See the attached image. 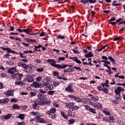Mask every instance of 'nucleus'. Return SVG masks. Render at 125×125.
Listing matches in <instances>:
<instances>
[{"instance_id": "1", "label": "nucleus", "mask_w": 125, "mask_h": 125, "mask_svg": "<svg viewBox=\"0 0 125 125\" xmlns=\"http://www.w3.org/2000/svg\"><path fill=\"white\" fill-rule=\"evenodd\" d=\"M47 62L50 63V65L53 67H55V68H57V69H65L66 67H67V65H64V63L61 64H56V61L52 59H48Z\"/></svg>"}, {"instance_id": "2", "label": "nucleus", "mask_w": 125, "mask_h": 125, "mask_svg": "<svg viewBox=\"0 0 125 125\" xmlns=\"http://www.w3.org/2000/svg\"><path fill=\"white\" fill-rule=\"evenodd\" d=\"M38 97L39 99L41 100V101H43L44 102H45L47 99V98H46V97L43 94H39L38 95Z\"/></svg>"}, {"instance_id": "3", "label": "nucleus", "mask_w": 125, "mask_h": 125, "mask_svg": "<svg viewBox=\"0 0 125 125\" xmlns=\"http://www.w3.org/2000/svg\"><path fill=\"white\" fill-rule=\"evenodd\" d=\"M46 90H47V88L45 87L44 85L41 84L40 89H39V91L41 92V93H45L46 92Z\"/></svg>"}, {"instance_id": "4", "label": "nucleus", "mask_w": 125, "mask_h": 125, "mask_svg": "<svg viewBox=\"0 0 125 125\" xmlns=\"http://www.w3.org/2000/svg\"><path fill=\"white\" fill-rule=\"evenodd\" d=\"M26 80L28 83H33L34 82V77L31 75H27L26 76Z\"/></svg>"}, {"instance_id": "5", "label": "nucleus", "mask_w": 125, "mask_h": 125, "mask_svg": "<svg viewBox=\"0 0 125 125\" xmlns=\"http://www.w3.org/2000/svg\"><path fill=\"white\" fill-rule=\"evenodd\" d=\"M5 95L7 96V97H9V96H13V93H12V90H8L7 92L4 93Z\"/></svg>"}, {"instance_id": "6", "label": "nucleus", "mask_w": 125, "mask_h": 125, "mask_svg": "<svg viewBox=\"0 0 125 125\" xmlns=\"http://www.w3.org/2000/svg\"><path fill=\"white\" fill-rule=\"evenodd\" d=\"M92 105L95 108H97L98 109H102V104H101L100 103H94Z\"/></svg>"}, {"instance_id": "7", "label": "nucleus", "mask_w": 125, "mask_h": 125, "mask_svg": "<svg viewBox=\"0 0 125 125\" xmlns=\"http://www.w3.org/2000/svg\"><path fill=\"white\" fill-rule=\"evenodd\" d=\"M16 68L15 67H13L8 70V73L10 74H14L15 72H17Z\"/></svg>"}, {"instance_id": "8", "label": "nucleus", "mask_w": 125, "mask_h": 125, "mask_svg": "<svg viewBox=\"0 0 125 125\" xmlns=\"http://www.w3.org/2000/svg\"><path fill=\"white\" fill-rule=\"evenodd\" d=\"M36 123H44V121H43V119L41 118V117L39 116L36 117Z\"/></svg>"}, {"instance_id": "9", "label": "nucleus", "mask_w": 125, "mask_h": 125, "mask_svg": "<svg viewBox=\"0 0 125 125\" xmlns=\"http://www.w3.org/2000/svg\"><path fill=\"white\" fill-rule=\"evenodd\" d=\"M31 86L32 87H35V88L41 87V85L40 83L37 82H34L32 84H31Z\"/></svg>"}, {"instance_id": "10", "label": "nucleus", "mask_w": 125, "mask_h": 125, "mask_svg": "<svg viewBox=\"0 0 125 125\" xmlns=\"http://www.w3.org/2000/svg\"><path fill=\"white\" fill-rule=\"evenodd\" d=\"M47 115H48L49 118L51 119H54L55 118V114L54 113H50L49 111H46Z\"/></svg>"}, {"instance_id": "11", "label": "nucleus", "mask_w": 125, "mask_h": 125, "mask_svg": "<svg viewBox=\"0 0 125 125\" xmlns=\"http://www.w3.org/2000/svg\"><path fill=\"white\" fill-rule=\"evenodd\" d=\"M23 74H19L17 73V79L16 80H18V81H21L22 80V77H23Z\"/></svg>"}, {"instance_id": "12", "label": "nucleus", "mask_w": 125, "mask_h": 125, "mask_svg": "<svg viewBox=\"0 0 125 125\" xmlns=\"http://www.w3.org/2000/svg\"><path fill=\"white\" fill-rule=\"evenodd\" d=\"M32 107L33 109H35V110H38V109H39L40 107V105H39V103L34 102V104H33Z\"/></svg>"}, {"instance_id": "13", "label": "nucleus", "mask_w": 125, "mask_h": 125, "mask_svg": "<svg viewBox=\"0 0 125 125\" xmlns=\"http://www.w3.org/2000/svg\"><path fill=\"white\" fill-rule=\"evenodd\" d=\"M24 40H25V41H26V42H30V43H34V42H37V41H36V40L33 39L24 38Z\"/></svg>"}, {"instance_id": "14", "label": "nucleus", "mask_w": 125, "mask_h": 125, "mask_svg": "<svg viewBox=\"0 0 125 125\" xmlns=\"http://www.w3.org/2000/svg\"><path fill=\"white\" fill-rule=\"evenodd\" d=\"M74 103H66V106L69 108V109H71V108H73L74 106Z\"/></svg>"}, {"instance_id": "15", "label": "nucleus", "mask_w": 125, "mask_h": 125, "mask_svg": "<svg viewBox=\"0 0 125 125\" xmlns=\"http://www.w3.org/2000/svg\"><path fill=\"white\" fill-rule=\"evenodd\" d=\"M99 100V97L97 96H95V97H92L91 98H90V100H93V101H98Z\"/></svg>"}, {"instance_id": "16", "label": "nucleus", "mask_w": 125, "mask_h": 125, "mask_svg": "<svg viewBox=\"0 0 125 125\" xmlns=\"http://www.w3.org/2000/svg\"><path fill=\"white\" fill-rule=\"evenodd\" d=\"M85 57H86V58H88L89 57H93V54H92V52H90L89 53L85 54Z\"/></svg>"}, {"instance_id": "17", "label": "nucleus", "mask_w": 125, "mask_h": 125, "mask_svg": "<svg viewBox=\"0 0 125 125\" xmlns=\"http://www.w3.org/2000/svg\"><path fill=\"white\" fill-rule=\"evenodd\" d=\"M11 117H12V114H8V115L4 116L3 117V119H4V120H9V119H10V118H11Z\"/></svg>"}, {"instance_id": "18", "label": "nucleus", "mask_w": 125, "mask_h": 125, "mask_svg": "<svg viewBox=\"0 0 125 125\" xmlns=\"http://www.w3.org/2000/svg\"><path fill=\"white\" fill-rule=\"evenodd\" d=\"M121 91H122V87L121 86L118 87L117 89L115 90V92L116 93L121 94Z\"/></svg>"}, {"instance_id": "19", "label": "nucleus", "mask_w": 125, "mask_h": 125, "mask_svg": "<svg viewBox=\"0 0 125 125\" xmlns=\"http://www.w3.org/2000/svg\"><path fill=\"white\" fill-rule=\"evenodd\" d=\"M47 112H49L50 113H53L54 114L56 112V108L55 107H52L50 108V111H47Z\"/></svg>"}, {"instance_id": "20", "label": "nucleus", "mask_w": 125, "mask_h": 125, "mask_svg": "<svg viewBox=\"0 0 125 125\" xmlns=\"http://www.w3.org/2000/svg\"><path fill=\"white\" fill-rule=\"evenodd\" d=\"M13 109H20V106L17 104H14L12 106Z\"/></svg>"}, {"instance_id": "21", "label": "nucleus", "mask_w": 125, "mask_h": 125, "mask_svg": "<svg viewBox=\"0 0 125 125\" xmlns=\"http://www.w3.org/2000/svg\"><path fill=\"white\" fill-rule=\"evenodd\" d=\"M104 67H106V68H108V70H106L105 72H107V73H109V72H111V67L108 66V64H104Z\"/></svg>"}, {"instance_id": "22", "label": "nucleus", "mask_w": 125, "mask_h": 125, "mask_svg": "<svg viewBox=\"0 0 125 125\" xmlns=\"http://www.w3.org/2000/svg\"><path fill=\"white\" fill-rule=\"evenodd\" d=\"M103 113L105 114V115H106L107 116H111L112 114H111V112L110 111H107L106 110H103Z\"/></svg>"}, {"instance_id": "23", "label": "nucleus", "mask_w": 125, "mask_h": 125, "mask_svg": "<svg viewBox=\"0 0 125 125\" xmlns=\"http://www.w3.org/2000/svg\"><path fill=\"white\" fill-rule=\"evenodd\" d=\"M65 90L67 92H73L74 91L73 89L71 88L70 86H68L65 88Z\"/></svg>"}, {"instance_id": "24", "label": "nucleus", "mask_w": 125, "mask_h": 125, "mask_svg": "<svg viewBox=\"0 0 125 125\" xmlns=\"http://www.w3.org/2000/svg\"><path fill=\"white\" fill-rule=\"evenodd\" d=\"M24 116H25V114H20L18 116V118H19V119H20L21 120H24Z\"/></svg>"}, {"instance_id": "25", "label": "nucleus", "mask_w": 125, "mask_h": 125, "mask_svg": "<svg viewBox=\"0 0 125 125\" xmlns=\"http://www.w3.org/2000/svg\"><path fill=\"white\" fill-rule=\"evenodd\" d=\"M121 96V94L120 93H116V97H115V99H116V100H119V99H120V97Z\"/></svg>"}, {"instance_id": "26", "label": "nucleus", "mask_w": 125, "mask_h": 125, "mask_svg": "<svg viewBox=\"0 0 125 125\" xmlns=\"http://www.w3.org/2000/svg\"><path fill=\"white\" fill-rule=\"evenodd\" d=\"M72 111H74V109L78 110V109H80V107L78 106H77V105H75L74 104L73 107H72Z\"/></svg>"}, {"instance_id": "27", "label": "nucleus", "mask_w": 125, "mask_h": 125, "mask_svg": "<svg viewBox=\"0 0 125 125\" xmlns=\"http://www.w3.org/2000/svg\"><path fill=\"white\" fill-rule=\"evenodd\" d=\"M108 59L112 62V63L114 64L115 63V61L112 57L108 56Z\"/></svg>"}, {"instance_id": "28", "label": "nucleus", "mask_w": 125, "mask_h": 125, "mask_svg": "<svg viewBox=\"0 0 125 125\" xmlns=\"http://www.w3.org/2000/svg\"><path fill=\"white\" fill-rule=\"evenodd\" d=\"M29 31H30V28H27L26 29H22V32H24V33H27V34H29L30 33H29Z\"/></svg>"}, {"instance_id": "29", "label": "nucleus", "mask_w": 125, "mask_h": 125, "mask_svg": "<svg viewBox=\"0 0 125 125\" xmlns=\"http://www.w3.org/2000/svg\"><path fill=\"white\" fill-rule=\"evenodd\" d=\"M53 74L54 77H56V76H59V72L58 71H54L53 72Z\"/></svg>"}, {"instance_id": "30", "label": "nucleus", "mask_w": 125, "mask_h": 125, "mask_svg": "<svg viewBox=\"0 0 125 125\" xmlns=\"http://www.w3.org/2000/svg\"><path fill=\"white\" fill-rule=\"evenodd\" d=\"M15 84L17 85H23V83L22 82H16Z\"/></svg>"}, {"instance_id": "31", "label": "nucleus", "mask_w": 125, "mask_h": 125, "mask_svg": "<svg viewBox=\"0 0 125 125\" xmlns=\"http://www.w3.org/2000/svg\"><path fill=\"white\" fill-rule=\"evenodd\" d=\"M61 114L62 115V117H63V118H64V119H67L68 118V116H66V115H65V112H63V111H61Z\"/></svg>"}, {"instance_id": "32", "label": "nucleus", "mask_w": 125, "mask_h": 125, "mask_svg": "<svg viewBox=\"0 0 125 125\" xmlns=\"http://www.w3.org/2000/svg\"><path fill=\"white\" fill-rule=\"evenodd\" d=\"M34 47L35 48V50H38V49H39V48H41V47H42V45L39 44L38 46H34Z\"/></svg>"}, {"instance_id": "33", "label": "nucleus", "mask_w": 125, "mask_h": 125, "mask_svg": "<svg viewBox=\"0 0 125 125\" xmlns=\"http://www.w3.org/2000/svg\"><path fill=\"white\" fill-rule=\"evenodd\" d=\"M54 92H55L54 91H48V94H49V95H53V94H54Z\"/></svg>"}, {"instance_id": "34", "label": "nucleus", "mask_w": 125, "mask_h": 125, "mask_svg": "<svg viewBox=\"0 0 125 125\" xmlns=\"http://www.w3.org/2000/svg\"><path fill=\"white\" fill-rule=\"evenodd\" d=\"M57 39H61V40H64L65 39V36H62L61 35H59L57 36Z\"/></svg>"}, {"instance_id": "35", "label": "nucleus", "mask_w": 125, "mask_h": 125, "mask_svg": "<svg viewBox=\"0 0 125 125\" xmlns=\"http://www.w3.org/2000/svg\"><path fill=\"white\" fill-rule=\"evenodd\" d=\"M102 90V91L104 92V93H108V89H107L106 88H103V89Z\"/></svg>"}, {"instance_id": "36", "label": "nucleus", "mask_w": 125, "mask_h": 125, "mask_svg": "<svg viewBox=\"0 0 125 125\" xmlns=\"http://www.w3.org/2000/svg\"><path fill=\"white\" fill-rule=\"evenodd\" d=\"M74 61H75V62H76V63L78 64H82V62L77 59H74Z\"/></svg>"}, {"instance_id": "37", "label": "nucleus", "mask_w": 125, "mask_h": 125, "mask_svg": "<svg viewBox=\"0 0 125 125\" xmlns=\"http://www.w3.org/2000/svg\"><path fill=\"white\" fill-rule=\"evenodd\" d=\"M59 84L60 83L58 82L55 81L53 83V85H54V86H57V85H59Z\"/></svg>"}, {"instance_id": "38", "label": "nucleus", "mask_w": 125, "mask_h": 125, "mask_svg": "<svg viewBox=\"0 0 125 125\" xmlns=\"http://www.w3.org/2000/svg\"><path fill=\"white\" fill-rule=\"evenodd\" d=\"M69 123L70 125H73V124H74V123H75V120L70 119L69 120Z\"/></svg>"}, {"instance_id": "39", "label": "nucleus", "mask_w": 125, "mask_h": 125, "mask_svg": "<svg viewBox=\"0 0 125 125\" xmlns=\"http://www.w3.org/2000/svg\"><path fill=\"white\" fill-rule=\"evenodd\" d=\"M89 111H90V112H91V113H93V114H96V112L94 111V109L93 108H90Z\"/></svg>"}, {"instance_id": "40", "label": "nucleus", "mask_w": 125, "mask_h": 125, "mask_svg": "<svg viewBox=\"0 0 125 125\" xmlns=\"http://www.w3.org/2000/svg\"><path fill=\"white\" fill-rule=\"evenodd\" d=\"M22 67L24 68V69H28V68H29V66H28V65L23 63Z\"/></svg>"}, {"instance_id": "41", "label": "nucleus", "mask_w": 125, "mask_h": 125, "mask_svg": "<svg viewBox=\"0 0 125 125\" xmlns=\"http://www.w3.org/2000/svg\"><path fill=\"white\" fill-rule=\"evenodd\" d=\"M37 72H41L43 71V68H37Z\"/></svg>"}, {"instance_id": "42", "label": "nucleus", "mask_w": 125, "mask_h": 125, "mask_svg": "<svg viewBox=\"0 0 125 125\" xmlns=\"http://www.w3.org/2000/svg\"><path fill=\"white\" fill-rule=\"evenodd\" d=\"M103 118V115L101 114H99L98 116H96V118L99 119H102Z\"/></svg>"}, {"instance_id": "43", "label": "nucleus", "mask_w": 125, "mask_h": 125, "mask_svg": "<svg viewBox=\"0 0 125 125\" xmlns=\"http://www.w3.org/2000/svg\"><path fill=\"white\" fill-rule=\"evenodd\" d=\"M7 64H8V65H10L11 66H12V65H13L14 62H11V61H8L7 62Z\"/></svg>"}, {"instance_id": "44", "label": "nucleus", "mask_w": 125, "mask_h": 125, "mask_svg": "<svg viewBox=\"0 0 125 125\" xmlns=\"http://www.w3.org/2000/svg\"><path fill=\"white\" fill-rule=\"evenodd\" d=\"M11 78L13 79H17V73L11 75Z\"/></svg>"}, {"instance_id": "45", "label": "nucleus", "mask_w": 125, "mask_h": 125, "mask_svg": "<svg viewBox=\"0 0 125 125\" xmlns=\"http://www.w3.org/2000/svg\"><path fill=\"white\" fill-rule=\"evenodd\" d=\"M23 64H24V63L22 62H20L18 63V66H19V67H23Z\"/></svg>"}, {"instance_id": "46", "label": "nucleus", "mask_w": 125, "mask_h": 125, "mask_svg": "<svg viewBox=\"0 0 125 125\" xmlns=\"http://www.w3.org/2000/svg\"><path fill=\"white\" fill-rule=\"evenodd\" d=\"M19 54H20V57H21V58H26V56H23V55H24V54H23V53L20 52L19 53Z\"/></svg>"}, {"instance_id": "47", "label": "nucleus", "mask_w": 125, "mask_h": 125, "mask_svg": "<svg viewBox=\"0 0 125 125\" xmlns=\"http://www.w3.org/2000/svg\"><path fill=\"white\" fill-rule=\"evenodd\" d=\"M44 85H45V87L47 88V90L49 89V84L46 83L44 84Z\"/></svg>"}, {"instance_id": "48", "label": "nucleus", "mask_w": 125, "mask_h": 125, "mask_svg": "<svg viewBox=\"0 0 125 125\" xmlns=\"http://www.w3.org/2000/svg\"><path fill=\"white\" fill-rule=\"evenodd\" d=\"M75 100H76V102H79V103L81 102V98H80L75 97Z\"/></svg>"}, {"instance_id": "49", "label": "nucleus", "mask_w": 125, "mask_h": 125, "mask_svg": "<svg viewBox=\"0 0 125 125\" xmlns=\"http://www.w3.org/2000/svg\"><path fill=\"white\" fill-rule=\"evenodd\" d=\"M72 51H73V52H74V53H77L78 54H81V52H79V51H77L75 49H72Z\"/></svg>"}, {"instance_id": "50", "label": "nucleus", "mask_w": 125, "mask_h": 125, "mask_svg": "<svg viewBox=\"0 0 125 125\" xmlns=\"http://www.w3.org/2000/svg\"><path fill=\"white\" fill-rule=\"evenodd\" d=\"M4 100V102L5 103H8V101H9V99L8 98H6Z\"/></svg>"}, {"instance_id": "51", "label": "nucleus", "mask_w": 125, "mask_h": 125, "mask_svg": "<svg viewBox=\"0 0 125 125\" xmlns=\"http://www.w3.org/2000/svg\"><path fill=\"white\" fill-rule=\"evenodd\" d=\"M89 2H90V3H95L96 0H89Z\"/></svg>"}, {"instance_id": "52", "label": "nucleus", "mask_w": 125, "mask_h": 125, "mask_svg": "<svg viewBox=\"0 0 125 125\" xmlns=\"http://www.w3.org/2000/svg\"><path fill=\"white\" fill-rule=\"evenodd\" d=\"M24 53H33V51L29 50V51H25L23 52Z\"/></svg>"}, {"instance_id": "53", "label": "nucleus", "mask_w": 125, "mask_h": 125, "mask_svg": "<svg viewBox=\"0 0 125 125\" xmlns=\"http://www.w3.org/2000/svg\"><path fill=\"white\" fill-rule=\"evenodd\" d=\"M59 60L61 61H64L65 60V58L64 57H60V58H59Z\"/></svg>"}, {"instance_id": "54", "label": "nucleus", "mask_w": 125, "mask_h": 125, "mask_svg": "<svg viewBox=\"0 0 125 125\" xmlns=\"http://www.w3.org/2000/svg\"><path fill=\"white\" fill-rule=\"evenodd\" d=\"M11 102H17V100L15 98H12L11 100Z\"/></svg>"}, {"instance_id": "55", "label": "nucleus", "mask_w": 125, "mask_h": 125, "mask_svg": "<svg viewBox=\"0 0 125 125\" xmlns=\"http://www.w3.org/2000/svg\"><path fill=\"white\" fill-rule=\"evenodd\" d=\"M74 68L76 70H79V71H83V70L82 69V68H81V67H77L75 66Z\"/></svg>"}, {"instance_id": "56", "label": "nucleus", "mask_w": 125, "mask_h": 125, "mask_svg": "<svg viewBox=\"0 0 125 125\" xmlns=\"http://www.w3.org/2000/svg\"><path fill=\"white\" fill-rule=\"evenodd\" d=\"M102 59H104V60H108V58L105 56H103L102 57Z\"/></svg>"}, {"instance_id": "57", "label": "nucleus", "mask_w": 125, "mask_h": 125, "mask_svg": "<svg viewBox=\"0 0 125 125\" xmlns=\"http://www.w3.org/2000/svg\"><path fill=\"white\" fill-rule=\"evenodd\" d=\"M7 52H8V53H10L11 52V49L10 48H7Z\"/></svg>"}, {"instance_id": "58", "label": "nucleus", "mask_w": 125, "mask_h": 125, "mask_svg": "<svg viewBox=\"0 0 125 125\" xmlns=\"http://www.w3.org/2000/svg\"><path fill=\"white\" fill-rule=\"evenodd\" d=\"M49 90H52L53 89V86L51 84H49Z\"/></svg>"}, {"instance_id": "59", "label": "nucleus", "mask_w": 125, "mask_h": 125, "mask_svg": "<svg viewBox=\"0 0 125 125\" xmlns=\"http://www.w3.org/2000/svg\"><path fill=\"white\" fill-rule=\"evenodd\" d=\"M53 106H54L55 107H58L59 105L58 104H57L55 102L53 103Z\"/></svg>"}, {"instance_id": "60", "label": "nucleus", "mask_w": 125, "mask_h": 125, "mask_svg": "<svg viewBox=\"0 0 125 125\" xmlns=\"http://www.w3.org/2000/svg\"><path fill=\"white\" fill-rule=\"evenodd\" d=\"M42 77H38L36 78V81H37L38 82H41V81H42Z\"/></svg>"}, {"instance_id": "61", "label": "nucleus", "mask_w": 125, "mask_h": 125, "mask_svg": "<svg viewBox=\"0 0 125 125\" xmlns=\"http://www.w3.org/2000/svg\"><path fill=\"white\" fill-rule=\"evenodd\" d=\"M68 96L69 97H70V98H73V99H75L76 98V97L74 95H69Z\"/></svg>"}, {"instance_id": "62", "label": "nucleus", "mask_w": 125, "mask_h": 125, "mask_svg": "<svg viewBox=\"0 0 125 125\" xmlns=\"http://www.w3.org/2000/svg\"><path fill=\"white\" fill-rule=\"evenodd\" d=\"M35 62H37V63H41L42 62V61L40 59H36L35 60Z\"/></svg>"}, {"instance_id": "63", "label": "nucleus", "mask_w": 125, "mask_h": 125, "mask_svg": "<svg viewBox=\"0 0 125 125\" xmlns=\"http://www.w3.org/2000/svg\"><path fill=\"white\" fill-rule=\"evenodd\" d=\"M31 96H35L36 94L34 92H31L30 93Z\"/></svg>"}, {"instance_id": "64", "label": "nucleus", "mask_w": 125, "mask_h": 125, "mask_svg": "<svg viewBox=\"0 0 125 125\" xmlns=\"http://www.w3.org/2000/svg\"><path fill=\"white\" fill-rule=\"evenodd\" d=\"M45 81H46V82H50V81H51V80L50 79V78H46V79H45Z\"/></svg>"}]
</instances>
